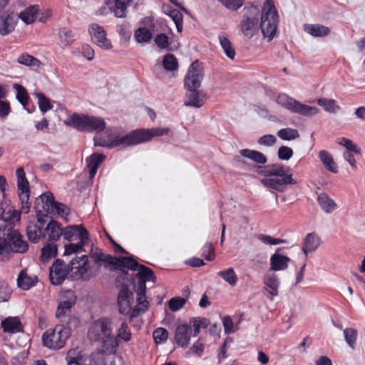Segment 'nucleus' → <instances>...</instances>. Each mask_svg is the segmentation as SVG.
I'll use <instances>...</instances> for the list:
<instances>
[{
	"mask_svg": "<svg viewBox=\"0 0 365 365\" xmlns=\"http://www.w3.org/2000/svg\"><path fill=\"white\" fill-rule=\"evenodd\" d=\"M17 178V187L19 198L21 202V210H16L9 206H0V220L4 222L19 221L21 212L27 214L30 211L31 202L29 201L30 187L29 183L26 178L24 170L19 168L16 171Z\"/></svg>",
	"mask_w": 365,
	"mask_h": 365,
	"instance_id": "1",
	"label": "nucleus"
},
{
	"mask_svg": "<svg viewBox=\"0 0 365 365\" xmlns=\"http://www.w3.org/2000/svg\"><path fill=\"white\" fill-rule=\"evenodd\" d=\"M290 172L291 169L288 166L281 164L269 165L261 171L267 177L262 180V183L265 187L284 192L287 185L297 184Z\"/></svg>",
	"mask_w": 365,
	"mask_h": 365,
	"instance_id": "2",
	"label": "nucleus"
},
{
	"mask_svg": "<svg viewBox=\"0 0 365 365\" xmlns=\"http://www.w3.org/2000/svg\"><path fill=\"white\" fill-rule=\"evenodd\" d=\"M96 146L115 148L120 145L130 146L138 145L135 130L126 135H121L117 129H108L104 136H96L93 138Z\"/></svg>",
	"mask_w": 365,
	"mask_h": 365,
	"instance_id": "3",
	"label": "nucleus"
},
{
	"mask_svg": "<svg viewBox=\"0 0 365 365\" xmlns=\"http://www.w3.org/2000/svg\"><path fill=\"white\" fill-rule=\"evenodd\" d=\"M66 124L85 132H101L106 128V122L101 118L83 114L73 113Z\"/></svg>",
	"mask_w": 365,
	"mask_h": 365,
	"instance_id": "4",
	"label": "nucleus"
},
{
	"mask_svg": "<svg viewBox=\"0 0 365 365\" xmlns=\"http://www.w3.org/2000/svg\"><path fill=\"white\" fill-rule=\"evenodd\" d=\"M68 268L76 277L88 280L99 273L101 265L92 263L88 255H82L71 259Z\"/></svg>",
	"mask_w": 365,
	"mask_h": 365,
	"instance_id": "5",
	"label": "nucleus"
},
{
	"mask_svg": "<svg viewBox=\"0 0 365 365\" xmlns=\"http://www.w3.org/2000/svg\"><path fill=\"white\" fill-rule=\"evenodd\" d=\"M71 336V329L63 324H58L46 330L42 336L43 345L50 349L63 348Z\"/></svg>",
	"mask_w": 365,
	"mask_h": 365,
	"instance_id": "6",
	"label": "nucleus"
},
{
	"mask_svg": "<svg viewBox=\"0 0 365 365\" xmlns=\"http://www.w3.org/2000/svg\"><path fill=\"white\" fill-rule=\"evenodd\" d=\"M276 103L285 110L303 116H312L319 113V109L317 107L302 103L284 93L277 95Z\"/></svg>",
	"mask_w": 365,
	"mask_h": 365,
	"instance_id": "7",
	"label": "nucleus"
},
{
	"mask_svg": "<svg viewBox=\"0 0 365 365\" xmlns=\"http://www.w3.org/2000/svg\"><path fill=\"white\" fill-rule=\"evenodd\" d=\"M278 15L272 0H267L262 8L260 28L264 37L272 40L275 35Z\"/></svg>",
	"mask_w": 365,
	"mask_h": 365,
	"instance_id": "8",
	"label": "nucleus"
},
{
	"mask_svg": "<svg viewBox=\"0 0 365 365\" xmlns=\"http://www.w3.org/2000/svg\"><path fill=\"white\" fill-rule=\"evenodd\" d=\"M35 208L38 212L57 215L62 218H66L69 213V208L64 204L54 201L52 193L49 192L43 193L36 199Z\"/></svg>",
	"mask_w": 365,
	"mask_h": 365,
	"instance_id": "9",
	"label": "nucleus"
},
{
	"mask_svg": "<svg viewBox=\"0 0 365 365\" xmlns=\"http://www.w3.org/2000/svg\"><path fill=\"white\" fill-rule=\"evenodd\" d=\"M111 321L103 318L94 322L89 327L88 337L91 341L101 342L104 346L111 343Z\"/></svg>",
	"mask_w": 365,
	"mask_h": 365,
	"instance_id": "10",
	"label": "nucleus"
},
{
	"mask_svg": "<svg viewBox=\"0 0 365 365\" xmlns=\"http://www.w3.org/2000/svg\"><path fill=\"white\" fill-rule=\"evenodd\" d=\"M244 11V19L240 23L241 31L245 36L251 38L258 31L259 9L257 6L250 4L245 7Z\"/></svg>",
	"mask_w": 365,
	"mask_h": 365,
	"instance_id": "11",
	"label": "nucleus"
},
{
	"mask_svg": "<svg viewBox=\"0 0 365 365\" xmlns=\"http://www.w3.org/2000/svg\"><path fill=\"white\" fill-rule=\"evenodd\" d=\"M127 259H130L132 262H130V261L128 262V260L125 261L123 272H125V269H129L133 271L138 272L137 274L139 278V280L137 286V289L140 290L143 288L141 287V284L143 285V284L145 285V287L146 288L145 283L147 281H155V277L154 272L151 269L143 264H140L132 257H127Z\"/></svg>",
	"mask_w": 365,
	"mask_h": 365,
	"instance_id": "12",
	"label": "nucleus"
},
{
	"mask_svg": "<svg viewBox=\"0 0 365 365\" xmlns=\"http://www.w3.org/2000/svg\"><path fill=\"white\" fill-rule=\"evenodd\" d=\"M91 258H93V261H91L92 263H96L101 266V263L103 262L105 264L106 267L111 266V269H118L120 271H123L125 261L128 260V262H132L130 259H127V257H113L112 255L104 254L101 251L93 252Z\"/></svg>",
	"mask_w": 365,
	"mask_h": 365,
	"instance_id": "13",
	"label": "nucleus"
},
{
	"mask_svg": "<svg viewBox=\"0 0 365 365\" xmlns=\"http://www.w3.org/2000/svg\"><path fill=\"white\" fill-rule=\"evenodd\" d=\"M203 68L198 61H194L189 67L185 77V86L187 88H197L203 78Z\"/></svg>",
	"mask_w": 365,
	"mask_h": 365,
	"instance_id": "14",
	"label": "nucleus"
},
{
	"mask_svg": "<svg viewBox=\"0 0 365 365\" xmlns=\"http://www.w3.org/2000/svg\"><path fill=\"white\" fill-rule=\"evenodd\" d=\"M134 297L132 292L128 287L123 286L119 291L118 296V305L119 312L122 314H129L131 318Z\"/></svg>",
	"mask_w": 365,
	"mask_h": 365,
	"instance_id": "15",
	"label": "nucleus"
},
{
	"mask_svg": "<svg viewBox=\"0 0 365 365\" xmlns=\"http://www.w3.org/2000/svg\"><path fill=\"white\" fill-rule=\"evenodd\" d=\"M63 237L66 240H79L83 244H86L88 241V232L81 225L67 226L63 229Z\"/></svg>",
	"mask_w": 365,
	"mask_h": 365,
	"instance_id": "16",
	"label": "nucleus"
},
{
	"mask_svg": "<svg viewBox=\"0 0 365 365\" xmlns=\"http://www.w3.org/2000/svg\"><path fill=\"white\" fill-rule=\"evenodd\" d=\"M89 33L93 41L99 47L104 49L111 48L110 41L106 38V34L103 28L97 24H91L89 26Z\"/></svg>",
	"mask_w": 365,
	"mask_h": 365,
	"instance_id": "17",
	"label": "nucleus"
},
{
	"mask_svg": "<svg viewBox=\"0 0 365 365\" xmlns=\"http://www.w3.org/2000/svg\"><path fill=\"white\" fill-rule=\"evenodd\" d=\"M76 298L74 294L68 291L65 297L59 302L56 316L60 319H63L71 313L72 307L76 304Z\"/></svg>",
	"mask_w": 365,
	"mask_h": 365,
	"instance_id": "18",
	"label": "nucleus"
},
{
	"mask_svg": "<svg viewBox=\"0 0 365 365\" xmlns=\"http://www.w3.org/2000/svg\"><path fill=\"white\" fill-rule=\"evenodd\" d=\"M135 135L138 144L150 140L153 137L162 136L170 131L168 128H153L151 129H138Z\"/></svg>",
	"mask_w": 365,
	"mask_h": 365,
	"instance_id": "19",
	"label": "nucleus"
},
{
	"mask_svg": "<svg viewBox=\"0 0 365 365\" xmlns=\"http://www.w3.org/2000/svg\"><path fill=\"white\" fill-rule=\"evenodd\" d=\"M66 274L67 270L63 262L56 259L50 269L51 282L54 285H59L64 281Z\"/></svg>",
	"mask_w": 365,
	"mask_h": 365,
	"instance_id": "20",
	"label": "nucleus"
},
{
	"mask_svg": "<svg viewBox=\"0 0 365 365\" xmlns=\"http://www.w3.org/2000/svg\"><path fill=\"white\" fill-rule=\"evenodd\" d=\"M321 237L315 232H311L306 235L303 240L302 250L306 256L315 252L321 245Z\"/></svg>",
	"mask_w": 365,
	"mask_h": 365,
	"instance_id": "21",
	"label": "nucleus"
},
{
	"mask_svg": "<svg viewBox=\"0 0 365 365\" xmlns=\"http://www.w3.org/2000/svg\"><path fill=\"white\" fill-rule=\"evenodd\" d=\"M191 328L187 324H179L175 329L174 340L181 347H185L190 344Z\"/></svg>",
	"mask_w": 365,
	"mask_h": 365,
	"instance_id": "22",
	"label": "nucleus"
},
{
	"mask_svg": "<svg viewBox=\"0 0 365 365\" xmlns=\"http://www.w3.org/2000/svg\"><path fill=\"white\" fill-rule=\"evenodd\" d=\"M186 101L184 106L187 107L200 108L205 101V95L197 88H187Z\"/></svg>",
	"mask_w": 365,
	"mask_h": 365,
	"instance_id": "23",
	"label": "nucleus"
},
{
	"mask_svg": "<svg viewBox=\"0 0 365 365\" xmlns=\"http://www.w3.org/2000/svg\"><path fill=\"white\" fill-rule=\"evenodd\" d=\"M263 282L269 293L267 297L272 301L274 297L278 295L280 284L278 276L274 273L267 272L264 276Z\"/></svg>",
	"mask_w": 365,
	"mask_h": 365,
	"instance_id": "24",
	"label": "nucleus"
},
{
	"mask_svg": "<svg viewBox=\"0 0 365 365\" xmlns=\"http://www.w3.org/2000/svg\"><path fill=\"white\" fill-rule=\"evenodd\" d=\"M9 239L10 250L18 253H24L28 250L27 242L22 239V236L17 230L11 229Z\"/></svg>",
	"mask_w": 365,
	"mask_h": 365,
	"instance_id": "25",
	"label": "nucleus"
},
{
	"mask_svg": "<svg viewBox=\"0 0 365 365\" xmlns=\"http://www.w3.org/2000/svg\"><path fill=\"white\" fill-rule=\"evenodd\" d=\"M141 287H143L140 290L137 289V305L133 309L132 313H131V318L137 317L141 314L145 313L149 307V302L146 299L145 297V285L143 284H141Z\"/></svg>",
	"mask_w": 365,
	"mask_h": 365,
	"instance_id": "26",
	"label": "nucleus"
},
{
	"mask_svg": "<svg viewBox=\"0 0 365 365\" xmlns=\"http://www.w3.org/2000/svg\"><path fill=\"white\" fill-rule=\"evenodd\" d=\"M132 339V334L127 322H123L119 327L115 336L111 334V345L113 347L118 346L119 342L123 341L128 342Z\"/></svg>",
	"mask_w": 365,
	"mask_h": 365,
	"instance_id": "27",
	"label": "nucleus"
},
{
	"mask_svg": "<svg viewBox=\"0 0 365 365\" xmlns=\"http://www.w3.org/2000/svg\"><path fill=\"white\" fill-rule=\"evenodd\" d=\"M281 248H278L274 254L270 257V270L272 271H281L285 270L288 267V263L290 261V258L282 255L279 253L281 251Z\"/></svg>",
	"mask_w": 365,
	"mask_h": 365,
	"instance_id": "28",
	"label": "nucleus"
},
{
	"mask_svg": "<svg viewBox=\"0 0 365 365\" xmlns=\"http://www.w3.org/2000/svg\"><path fill=\"white\" fill-rule=\"evenodd\" d=\"M63 228L61 225L55 220L49 222L44 230L43 237H48L49 241H57L63 236Z\"/></svg>",
	"mask_w": 365,
	"mask_h": 365,
	"instance_id": "29",
	"label": "nucleus"
},
{
	"mask_svg": "<svg viewBox=\"0 0 365 365\" xmlns=\"http://www.w3.org/2000/svg\"><path fill=\"white\" fill-rule=\"evenodd\" d=\"M38 282L35 274H29L26 269L22 270L17 278V285L23 290H28L36 285Z\"/></svg>",
	"mask_w": 365,
	"mask_h": 365,
	"instance_id": "30",
	"label": "nucleus"
},
{
	"mask_svg": "<svg viewBox=\"0 0 365 365\" xmlns=\"http://www.w3.org/2000/svg\"><path fill=\"white\" fill-rule=\"evenodd\" d=\"M106 159V155L103 154L93 153L86 158L87 168L89 172L90 178H93L96 175L100 165Z\"/></svg>",
	"mask_w": 365,
	"mask_h": 365,
	"instance_id": "31",
	"label": "nucleus"
},
{
	"mask_svg": "<svg viewBox=\"0 0 365 365\" xmlns=\"http://www.w3.org/2000/svg\"><path fill=\"white\" fill-rule=\"evenodd\" d=\"M17 19L11 15L3 14L0 16V34L5 36L11 33L15 28Z\"/></svg>",
	"mask_w": 365,
	"mask_h": 365,
	"instance_id": "32",
	"label": "nucleus"
},
{
	"mask_svg": "<svg viewBox=\"0 0 365 365\" xmlns=\"http://www.w3.org/2000/svg\"><path fill=\"white\" fill-rule=\"evenodd\" d=\"M317 202L321 209L327 214H330L337 209L335 201L325 192H322L318 195Z\"/></svg>",
	"mask_w": 365,
	"mask_h": 365,
	"instance_id": "33",
	"label": "nucleus"
},
{
	"mask_svg": "<svg viewBox=\"0 0 365 365\" xmlns=\"http://www.w3.org/2000/svg\"><path fill=\"white\" fill-rule=\"evenodd\" d=\"M11 229L0 227V255L8 254L10 251V234Z\"/></svg>",
	"mask_w": 365,
	"mask_h": 365,
	"instance_id": "34",
	"label": "nucleus"
},
{
	"mask_svg": "<svg viewBox=\"0 0 365 365\" xmlns=\"http://www.w3.org/2000/svg\"><path fill=\"white\" fill-rule=\"evenodd\" d=\"M304 31L314 37H324L327 36L330 33V29L326 26L321 24H305L304 26Z\"/></svg>",
	"mask_w": 365,
	"mask_h": 365,
	"instance_id": "35",
	"label": "nucleus"
},
{
	"mask_svg": "<svg viewBox=\"0 0 365 365\" xmlns=\"http://www.w3.org/2000/svg\"><path fill=\"white\" fill-rule=\"evenodd\" d=\"M133 0H115L114 5L109 6V9L117 18H124L126 16L127 9Z\"/></svg>",
	"mask_w": 365,
	"mask_h": 365,
	"instance_id": "36",
	"label": "nucleus"
},
{
	"mask_svg": "<svg viewBox=\"0 0 365 365\" xmlns=\"http://www.w3.org/2000/svg\"><path fill=\"white\" fill-rule=\"evenodd\" d=\"M1 327L4 332L16 333L21 330V324L19 317H9L2 321Z\"/></svg>",
	"mask_w": 365,
	"mask_h": 365,
	"instance_id": "37",
	"label": "nucleus"
},
{
	"mask_svg": "<svg viewBox=\"0 0 365 365\" xmlns=\"http://www.w3.org/2000/svg\"><path fill=\"white\" fill-rule=\"evenodd\" d=\"M319 158L324 167L333 173H338V168L331 153L326 150H320Z\"/></svg>",
	"mask_w": 365,
	"mask_h": 365,
	"instance_id": "38",
	"label": "nucleus"
},
{
	"mask_svg": "<svg viewBox=\"0 0 365 365\" xmlns=\"http://www.w3.org/2000/svg\"><path fill=\"white\" fill-rule=\"evenodd\" d=\"M239 153L241 156L247 158L256 163L264 164L267 163L266 156L259 151L250 149H242Z\"/></svg>",
	"mask_w": 365,
	"mask_h": 365,
	"instance_id": "39",
	"label": "nucleus"
},
{
	"mask_svg": "<svg viewBox=\"0 0 365 365\" xmlns=\"http://www.w3.org/2000/svg\"><path fill=\"white\" fill-rule=\"evenodd\" d=\"M38 11L37 5L30 6L19 14V18L26 24H30L35 21Z\"/></svg>",
	"mask_w": 365,
	"mask_h": 365,
	"instance_id": "40",
	"label": "nucleus"
},
{
	"mask_svg": "<svg viewBox=\"0 0 365 365\" xmlns=\"http://www.w3.org/2000/svg\"><path fill=\"white\" fill-rule=\"evenodd\" d=\"M26 233L29 240L33 243H36L41 236L42 226L37 223L30 222L27 226Z\"/></svg>",
	"mask_w": 365,
	"mask_h": 365,
	"instance_id": "41",
	"label": "nucleus"
},
{
	"mask_svg": "<svg viewBox=\"0 0 365 365\" xmlns=\"http://www.w3.org/2000/svg\"><path fill=\"white\" fill-rule=\"evenodd\" d=\"M17 61L20 64L31 67L34 69L39 68L41 65V61L38 58L28 53L20 55Z\"/></svg>",
	"mask_w": 365,
	"mask_h": 365,
	"instance_id": "42",
	"label": "nucleus"
},
{
	"mask_svg": "<svg viewBox=\"0 0 365 365\" xmlns=\"http://www.w3.org/2000/svg\"><path fill=\"white\" fill-rule=\"evenodd\" d=\"M13 88L17 92L16 99L24 106V108L27 110L29 113H31V110L29 108H26L29 103V98L25 88L18 83H14L13 85Z\"/></svg>",
	"mask_w": 365,
	"mask_h": 365,
	"instance_id": "43",
	"label": "nucleus"
},
{
	"mask_svg": "<svg viewBox=\"0 0 365 365\" xmlns=\"http://www.w3.org/2000/svg\"><path fill=\"white\" fill-rule=\"evenodd\" d=\"M317 104L329 113H336L340 110V106L337 104V102L334 99H329L326 98H319L317 100Z\"/></svg>",
	"mask_w": 365,
	"mask_h": 365,
	"instance_id": "44",
	"label": "nucleus"
},
{
	"mask_svg": "<svg viewBox=\"0 0 365 365\" xmlns=\"http://www.w3.org/2000/svg\"><path fill=\"white\" fill-rule=\"evenodd\" d=\"M218 38L220 46L226 56L230 59H234L235 56V51L230 41L224 34H220Z\"/></svg>",
	"mask_w": 365,
	"mask_h": 365,
	"instance_id": "45",
	"label": "nucleus"
},
{
	"mask_svg": "<svg viewBox=\"0 0 365 365\" xmlns=\"http://www.w3.org/2000/svg\"><path fill=\"white\" fill-rule=\"evenodd\" d=\"M217 274L232 287H235L237 283V276L234 269L232 267L223 271H220Z\"/></svg>",
	"mask_w": 365,
	"mask_h": 365,
	"instance_id": "46",
	"label": "nucleus"
},
{
	"mask_svg": "<svg viewBox=\"0 0 365 365\" xmlns=\"http://www.w3.org/2000/svg\"><path fill=\"white\" fill-rule=\"evenodd\" d=\"M57 245L53 243H50L41 250V258L43 262H47L52 257H54L57 255Z\"/></svg>",
	"mask_w": 365,
	"mask_h": 365,
	"instance_id": "47",
	"label": "nucleus"
},
{
	"mask_svg": "<svg viewBox=\"0 0 365 365\" xmlns=\"http://www.w3.org/2000/svg\"><path fill=\"white\" fill-rule=\"evenodd\" d=\"M343 333L346 344L350 348L354 349L358 337L357 330L354 328H346Z\"/></svg>",
	"mask_w": 365,
	"mask_h": 365,
	"instance_id": "48",
	"label": "nucleus"
},
{
	"mask_svg": "<svg viewBox=\"0 0 365 365\" xmlns=\"http://www.w3.org/2000/svg\"><path fill=\"white\" fill-rule=\"evenodd\" d=\"M277 136L284 140H292L298 138L299 137V134L297 130L286 128H282L278 130Z\"/></svg>",
	"mask_w": 365,
	"mask_h": 365,
	"instance_id": "49",
	"label": "nucleus"
},
{
	"mask_svg": "<svg viewBox=\"0 0 365 365\" xmlns=\"http://www.w3.org/2000/svg\"><path fill=\"white\" fill-rule=\"evenodd\" d=\"M12 290L7 282L0 277V302H7L11 297Z\"/></svg>",
	"mask_w": 365,
	"mask_h": 365,
	"instance_id": "50",
	"label": "nucleus"
},
{
	"mask_svg": "<svg viewBox=\"0 0 365 365\" xmlns=\"http://www.w3.org/2000/svg\"><path fill=\"white\" fill-rule=\"evenodd\" d=\"M59 38L65 46H69L74 41L72 31L67 28H62L59 30Z\"/></svg>",
	"mask_w": 365,
	"mask_h": 365,
	"instance_id": "51",
	"label": "nucleus"
},
{
	"mask_svg": "<svg viewBox=\"0 0 365 365\" xmlns=\"http://www.w3.org/2000/svg\"><path fill=\"white\" fill-rule=\"evenodd\" d=\"M34 95L38 99L39 109L43 113H45L52 108L48 98H47L44 94L42 93H36Z\"/></svg>",
	"mask_w": 365,
	"mask_h": 365,
	"instance_id": "52",
	"label": "nucleus"
},
{
	"mask_svg": "<svg viewBox=\"0 0 365 365\" xmlns=\"http://www.w3.org/2000/svg\"><path fill=\"white\" fill-rule=\"evenodd\" d=\"M152 37V34L146 28H140L135 32V38L138 43L148 42Z\"/></svg>",
	"mask_w": 365,
	"mask_h": 365,
	"instance_id": "53",
	"label": "nucleus"
},
{
	"mask_svg": "<svg viewBox=\"0 0 365 365\" xmlns=\"http://www.w3.org/2000/svg\"><path fill=\"white\" fill-rule=\"evenodd\" d=\"M163 65L167 71H175L178 68V61L173 54H167L164 57Z\"/></svg>",
	"mask_w": 365,
	"mask_h": 365,
	"instance_id": "54",
	"label": "nucleus"
},
{
	"mask_svg": "<svg viewBox=\"0 0 365 365\" xmlns=\"http://www.w3.org/2000/svg\"><path fill=\"white\" fill-rule=\"evenodd\" d=\"M170 17L173 20L178 32L182 31V14L178 9H172L169 13Z\"/></svg>",
	"mask_w": 365,
	"mask_h": 365,
	"instance_id": "55",
	"label": "nucleus"
},
{
	"mask_svg": "<svg viewBox=\"0 0 365 365\" xmlns=\"http://www.w3.org/2000/svg\"><path fill=\"white\" fill-rule=\"evenodd\" d=\"M185 303L186 299L184 298L181 297H175L169 300L168 306L170 310L173 312H177L182 308Z\"/></svg>",
	"mask_w": 365,
	"mask_h": 365,
	"instance_id": "56",
	"label": "nucleus"
},
{
	"mask_svg": "<svg viewBox=\"0 0 365 365\" xmlns=\"http://www.w3.org/2000/svg\"><path fill=\"white\" fill-rule=\"evenodd\" d=\"M153 336L157 344H162L167 341L168 332L165 328L160 327L153 331Z\"/></svg>",
	"mask_w": 365,
	"mask_h": 365,
	"instance_id": "57",
	"label": "nucleus"
},
{
	"mask_svg": "<svg viewBox=\"0 0 365 365\" xmlns=\"http://www.w3.org/2000/svg\"><path fill=\"white\" fill-rule=\"evenodd\" d=\"M257 237L259 240H260L262 243L265 245H277L284 243V240H283L279 238H274L269 235H266L264 234H259L257 235Z\"/></svg>",
	"mask_w": 365,
	"mask_h": 365,
	"instance_id": "58",
	"label": "nucleus"
},
{
	"mask_svg": "<svg viewBox=\"0 0 365 365\" xmlns=\"http://www.w3.org/2000/svg\"><path fill=\"white\" fill-rule=\"evenodd\" d=\"M86 245V244H83L82 242L80 241V242L76 244L71 243L68 245H66L64 255H71L72 254H76L80 252H82L83 247Z\"/></svg>",
	"mask_w": 365,
	"mask_h": 365,
	"instance_id": "59",
	"label": "nucleus"
},
{
	"mask_svg": "<svg viewBox=\"0 0 365 365\" xmlns=\"http://www.w3.org/2000/svg\"><path fill=\"white\" fill-rule=\"evenodd\" d=\"M338 143L341 145L344 146L347 150L346 151H352L353 153L359 154L360 153V149L358 148V146L354 144L351 140L341 138L339 140Z\"/></svg>",
	"mask_w": 365,
	"mask_h": 365,
	"instance_id": "60",
	"label": "nucleus"
},
{
	"mask_svg": "<svg viewBox=\"0 0 365 365\" xmlns=\"http://www.w3.org/2000/svg\"><path fill=\"white\" fill-rule=\"evenodd\" d=\"M257 143L260 145L271 147L277 143V138L271 134L264 135L257 140Z\"/></svg>",
	"mask_w": 365,
	"mask_h": 365,
	"instance_id": "61",
	"label": "nucleus"
},
{
	"mask_svg": "<svg viewBox=\"0 0 365 365\" xmlns=\"http://www.w3.org/2000/svg\"><path fill=\"white\" fill-rule=\"evenodd\" d=\"M277 155L282 160H289L293 155V150L289 147L282 145L279 147Z\"/></svg>",
	"mask_w": 365,
	"mask_h": 365,
	"instance_id": "62",
	"label": "nucleus"
},
{
	"mask_svg": "<svg viewBox=\"0 0 365 365\" xmlns=\"http://www.w3.org/2000/svg\"><path fill=\"white\" fill-rule=\"evenodd\" d=\"M205 320H201L198 318H191L189 322L190 327L193 329L192 336H197L200 333V329Z\"/></svg>",
	"mask_w": 365,
	"mask_h": 365,
	"instance_id": "63",
	"label": "nucleus"
},
{
	"mask_svg": "<svg viewBox=\"0 0 365 365\" xmlns=\"http://www.w3.org/2000/svg\"><path fill=\"white\" fill-rule=\"evenodd\" d=\"M202 257L208 261H212L215 258L214 247L210 242H207L202 247Z\"/></svg>",
	"mask_w": 365,
	"mask_h": 365,
	"instance_id": "64",
	"label": "nucleus"
}]
</instances>
